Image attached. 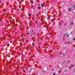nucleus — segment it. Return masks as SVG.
Returning <instances> with one entry per match:
<instances>
[{
	"label": "nucleus",
	"mask_w": 75,
	"mask_h": 75,
	"mask_svg": "<svg viewBox=\"0 0 75 75\" xmlns=\"http://www.w3.org/2000/svg\"><path fill=\"white\" fill-rule=\"evenodd\" d=\"M66 36V37H69V35L68 34H67V33H65L64 35V36Z\"/></svg>",
	"instance_id": "obj_1"
},
{
	"label": "nucleus",
	"mask_w": 75,
	"mask_h": 75,
	"mask_svg": "<svg viewBox=\"0 0 75 75\" xmlns=\"http://www.w3.org/2000/svg\"><path fill=\"white\" fill-rule=\"evenodd\" d=\"M38 10H40V9H41V7L39 6V7H38Z\"/></svg>",
	"instance_id": "obj_2"
},
{
	"label": "nucleus",
	"mask_w": 75,
	"mask_h": 75,
	"mask_svg": "<svg viewBox=\"0 0 75 75\" xmlns=\"http://www.w3.org/2000/svg\"><path fill=\"white\" fill-rule=\"evenodd\" d=\"M75 65H72V64H71V66H70V67H74V66Z\"/></svg>",
	"instance_id": "obj_3"
},
{
	"label": "nucleus",
	"mask_w": 75,
	"mask_h": 75,
	"mask_svg": "<svg viewBox=\"0 0 75 75\" xmlns=\"http://www.w3.org/2000/svg\"><path fill=\"white\" fill-rule=\"evenodd\" d=\"M47 20L48 21H50V18L49 17L47 18Z\"/></svg>",
	"instance_id": "obj_4"
},
{
	"label": "nucleus",
	"mask_w": 75,
	"mask_h": 75,
	"mask_svg": "<svg viewBox=\"0 0 75 75\" xmlns=\"http://www.w3.org/2000/svg\"><path fill=\"white\" fill-rule=\"evenodd\" d=\"M41 6L42 7H44V4H41Z\"/></svg>",
	"instance_id": "obj_5"
},
{
	"label": "nucleus",
	"mask_w": 75,
	"mask_h": 75,
	"mask_svg": "<svg viewBox=\"0 0 75 75\" xmlns=\"http://www.w3.org/2000/svg\"><path fill=\"white\" fill-rule=\"evenodd\" d=\"M73 24H74V23L73 22H71V25H73Z\"/></svg>",
	"instance_id": "obj_6"
},
{
	"label": "nucleus",
	"mask_w": 75,
	"mask_h": 75,
	"mask_svg": "<svg viewBox=\"0 0 75 75\" xmlns=\"http://www.w3.org/2000/svg\"><path fill=\"white\" fill-rule=\"evenodd\" d=\"M71 8H69V11H71Z\"/></svg>",
	"instance_id": "obj_7"
},
{
	"label": "nucleus",
	"mask_w": 75,
	"mask_h": 75,
	"mask_svg": "<svg viewBox=\"0 0 75 75\" xmlns=\"http://www.w3.org/2000/svg\"><path fill=\"white\" fill-rule=\"evenodd\" d=\"M31 72V70H30V71H29V73H30V72Z\"/></svg>",
	"instance_id": "obj_8"
},
{
	"label": "nucleus",
	"mask_w": 75,
	"mask_h": 75,
	"mask_svg": "<svg viewBox=\"0 0 75 75\" xmlns=\"http://www.w3.org/2000/svg\"><path fill=\"white\" fill-rule=\"evenodd\" d=\"M23 71L24 72H25V71L24 70V69H23Z\"/></svg>",
	"instance_id": "obj_9"
},
{
	"label": "nucleus",
	"mask_w": 75,
	"mask_h": 75,
	"mask_svg": "<svg viewBox=\"0 0 75 75\" xmlns=\"http://www.w3.org/2000/svg\"><path fill=\"white\" fill-rule=\"evenodd\" d=\"M66 25H67V23H65V24H64V25H65V26H66Z\"/></svg>",
	"instance_id": "obj_10"
},
{
	"label": "nucleus",
	"mask_w": 75,
	"mask_h": 75,
	"mask_svg": "<svg viewBox=\"0 0 75 75\" xmlns=\"http://www.w3.org/2000/svg\"><path fill=\"white\" fill-rule=\"evenodd\" d=\"M63 55H64V56H65V54L64 53H63Z\"/></svg>",
	"instance_id": "obj_11"
},
{
	"label": "nucleus",
	"mask_w": 75,
	"mask_h": 75,
	"mask_svg": "<svg viewBox=\"0 0 75 75\" xmlns=\"http://www.w3.org/2000/svg\"><path fill=\"white\" fill-rule=\"evenodd\" d=\"M55 73H53V75H55Z\"/></svg>",
	"instance_id": "obj_12"
},
{
	"label": "nucleus",
	"mask_w": 75,
	"mask_h": 75,
	"mask_svg": "<svg viewBox=\"0 0 75 75\" xmlns=\"http://www.w3.org/2000/svg\"><path fill=\"white\" fill-rule=\"evenodd\" d=\"M31 14H29V16H31Z\"/></svg>",
	"instance_id": "obj_13"
},
{
	"label": "nucleus",
	"mask_w": 75,
	"mask_h": 75,
	"mask_svg": "<svg viewBox=\"0 0 75 75\" xmlns=\"http://www.w3.org/2000/svg\"><path fill=\"white\" fill-rule=\"evenodd\" d=\"M27 34H28V35L30 34V33H28Z\"/></svg>",
	"instance_id": "obj_14"
},
{
	"label": "nucleus",
	"mask_w": 75,
	"mask_h": 75,
	"mask_svg": "<svg viewBox=\"0 0 75 75\" xmlns=\"http://www.w3.org/2000/svg\"><path fill=\"white\" fill-rule=\"evenodd\" d=\"M73 7H74V8H75V5L73 6Z\"/></svg>",
	"instance_id": "obj_15"
},
{
	"label": "nucleus",
	"mask_w": 75,
	"mask_h": 75,
	"mask_svg": "<svg viewBox=\"0 0 75 75\" xmlns=\"http://www.w3.org/2000/svg\"><path fill=\"white\" fill-rule=\"evenodd\" d=\"M73 40H74V41H75V38H74L73 39Z\"/></svg>",
	"instance_id": "obj_16"
},
{
	"label": "nucleus",
	"mask_w": 75,
	"mask_h": 75,
	"mask_svg": "<svg viewBox=\"0 0 75 75\" xmlns=\"http://www.w3.org/2000/svg\"><path fill=\"white\" fill-rule=\"evenodd\" d=\"M44 70H42V72H44Z\"/></svg>",
	"instance_id": "obj_17"
},
{
	"label": "nucleus",
	"mask_w": 75,
	"mask_h": 75,
	"mask_svg": "<svg viewBox=\"0 0 75 75\" xmlns=\"http://www.w3.org/2000/svg\"><path fill=\"white\" fill-rule=\"evenodd\" d=\"M52 70L53 71H54V69H52Z\"/></svg>",
	"instance_id": "obj_18"
},
{
	"label": "nucleus",
	"mask_w": 75,
	"mask_h": 75,
	"mask_svg": "<svg viewBox=\"0 0 75 75\" xmlns=\"http://www.w3.org/2000/svg\"><path fill=\"white\" fill-rule=\"evenodd\" d=\"M1 1H0V3H1Z\"/></svg>",
	"instance_id": "obj_19"
},
{
	"label": "nucleus",
	"mask_w": 75,
	"mask_h": 75,
	"mask_svg": "<svg viewBox=\"0 0 75 75\" xmlns=\"http://www.w3.org/2000/svg\"><path fill=\"white\" fill-rule=\"evenodd\" d=\"M38 6H40V4H38Z\"/></svg>",
	"instance_id": "obj_20"
},
{
	"label": "nucleus",
	"mask_w": 75,
	"mask_h": 75,
	"mask_svg": "<svg viewBox=\"0 0 75 75\" xmlns=\"http://www.w3.org/2000/svg\"><path fill=\"white\" fill-rule=\"evenodd\" d=\"M34 3V2H33L32 3Z\"/></svg>",
	"instance_id": "obj_21"
},
{
	"label": "nucleus",
	"mask_w": 75,
	"mask_h": 75,
	"mask_svg": "<svg viewBox=\"0 0 75 75\" xmlns=\"http://www.w3.org/2000/svg\"><path fill=\"white\" fill-rule=\"evenodd\" d=\"M63 62H65V61H64Z\"/></svg>",
	"instance_id": "obj_22"
},
{
	"label": "nucleus",
	"mask_w": 75,
	"mask_h": 75,
	"mask_svg": "<svg viewBox=\"0 0 75 75\" xmlns=\"http://www.w3.org/2000/svg\"><path fill=\"white\" fill-rule=\"evenodd\" d=\"M36 75H38V74H36Z\"/></svg>",
	"instance_id": "obj_23"
},
{
	"label": "nucleus",
	"mask_w": 75,
	"mask_h": 75,
	"mask_svg": "<svg viewBox=\"0 0 75 75\" xmlns=\"http://www.w3.org/2000/svg\"><path fill=\"white\" fill-rule=\"evenodd\" d=\"M63 75H64V74Z\"/></svg>",
	"instance_id": "obj_24"
}]
</instances>
